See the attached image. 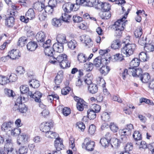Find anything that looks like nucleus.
<instances>
[{
    "mask_svg": "<svg viewBox=\"0 0 154 154\" xmlns=\"http://www.w3.org/2000/svg\"><path fill=\"white\" fill-rule=\"evenodd\" d=\"M136 47L135 44H125L121 49V54L117 53L114 55V59L116 61H121L124 60V57H129L133 54Z\"/></svg>",
    "mask_w": 154,
    "mask_h": 154,
    "instance_id": "f257e3e1",
    "label": "nucleus"
},
{
    "mask_svg": "<svg viewBox=\"0 0 154 154\" xmlns=\"http://www.w3.org/2000/svg\"><path fill=\"white\" fill-rule=\"evenodd\" d=\"M126 17H123L122 18L118 20L112 25L114 30V35L117 38H119L122 34V32L124 29V26L126 24L127 21H125Z\"/></svg>",
    "mask_w": 154,
    "mask_h": 154,
    "instance_id": "f03ea898",
    "label": "nucleus"
},
{
    "mask_svg": "<svg viewBox=\"0 0 154 154\" xmlns=\"http://www.w3.org/2000/svg\"><path fill=\"white\" fill-rule=\"evenodd\" d=\"M55 59L59 63L60 66L62 68L64 69L70 66V63L67 59V56L65 54H60Z\"/></svg>",
    "mask_w": 154,
    "mask_h": 154,
    "instance_id": "7ed1b4c3",
    "label": "nucleus"
},
{
    "mask_svg": "<svg viewBox=\"0 0 154 154\" xmlns=\"http://www.w3.org/2000/svg\"><path fill=\"white\" fill-rule=\"evenodd\" d=\"M83 148L88 151H91L94 150L95 146V143L91 140L89 138H86L82 144Z\"/></svg>",
    "mask_w": 154,
    "mask_h": 154,
    "instance_id": "20e7f679",
    "label": "nucleus"
},
{
    "mask_svg": "<svg viewBox=\"0 0 154 154\" xmlns=\"http://www.w3.org/2000/svg\"><path fill=\"white\" fill-rule=\"evenodd\" d=\"M29 88L26 85H22L20 87V90L22 94H25L28 92V96H42V94L38 91H36L33 94L32 92L29 91Z\"/></svg>",
    "mask_w": 154,
    "mask_h": 154,
    "instance_id": "39448f33",
    "label": "nucleus"
},
{
    "mask_svg": "<svg viewBox=\"0 0 154 154\" xmlns=\"http://www.w3.org/2000/svg\"><path fill=\"white\" fill-rule=\"evenodd\" d=\"M109 61L106 58L102 57L100 56L96 58L94 60V65L97 67H100L101 65H106L108 63Z\"/></svg>",
    "mask_w": 154,
    "mask_h": 154,
    "instance_id": "423d86ee",
    "label": "nucleus"
},
{
    "mask_svg": "<svg viewBox=\"0 0 154 154\" xmlns=\"http://www.w3.org/2000/svg\"><path fill=\"white\" fill-rule=\"evenodd\" d=\"M134 129L133 125L131 124L126 125L125 128L119 130V133L122 135H126L127 136L130 135L132 130Z\"/></svg>",
    "mask_w": 154,
    "mask_h": 154,
    "instance_id": "0eeeda50",
    "label": "nucleus"
},
{
    "mask_svg": "<svg viewBox=\"0 0 154 154\" xmlns=\"http://www.w3.org/2000/svg\"><path fill=\"white\" fill-rule=\"evenodd\" d=\"M74 99L77 102L76 107L78 110L80 111H82L84 109V106L85 105L86 102L83 99L79 97H74Z\"/></svg>",
    "mask_w": 154,
    "mask_h": 154,
    "instance_id": "6e6552de",
    "label": "nucleus"
},
{
    "mask_svg": "<svg viewBox=\"0 0 154 154\" xmlns=\"http://www.w3.org/2000/svg\"><path fill=\"white\" fill-rule=\"evenodd\" d=\"M79 39L81 42H84L86 46L90 48L93 45V42L88 36L83 35L80 36Z\"/></svg>",
    "mask_w": 154,
    "mask_h": 154,
    "instance_id": "1a4fd4ad",
    "label": "nucleus"
},
{
    "mask_svg": "<svg viewBox=\"0 0 154 154\" xmlns=\"http://www.w3.org/2000/svg\"><path fill=\"white\" fill-rule=\"evenodd\" d=\"M53 126V123L51 122H43L40 126V130L45 133L47 131H49L51 128H52Z\"/></svg>",
    "mask_w": 154,
    "mask_h": 154,
    "instance_id": "9d476101",
    "label": "nucleus"
},
{
    "mask_svg": "<svg viewBox=\"0 0 154 154\" xmlns=\"http://www.w3.org/2000/svg\"><path fill=\"white\" fill-rule=\"evenodd\" d=\"M20 56V54L18 50L13 49L9 52V54L6 57H10L12 60H16L18 59Z\"/></svg>",
    "mask_w": 154,
    "mask_h": 154,
    "instance_id": "9b49d317",
    "label": "nucleus"
},
{
    "mask_svg": "<svg viewBox=\"0 0 154 154\" xmlns=\"http://www.w3.org/2000/svg\"><path fill=\"white\" fill-rule=\"evenodd\" d=\"M128 72L134 77H140L143 72L141 68H128Z\"/></svg>",
    "mask_w": 154,
    "mask_h": 154,
    "instance_id": "f8f14e48",
    "label": "nucleus"
},
{
    "mask_svg": "<svg viewBox=\"0 0 154 154\" xmlns=\"http://www.w3.org/2000/svg\"><path fill=\"white\" fill-rule=\"evenodd\" d=\"M15 99H16V100L15 101V104L13 107L14 110H16V109H15V108L17 107L18 105H19L24 103L28 100L27 97H16Z\"/></svg>",
    "mask_w": 154,
    "mask_h": 154,
    "instance_id": "ddd939ff",
    "label": "nucleus"
},
{
    "mask_svg": "<svg viewBox=\"0 0 154 154\" xmlns=\"http://www.w3.org/2000/svg\"><path fill=\"white\" fill-rule=\"evenodd\" d=\"M17 154V150H14L12 148H6L4 147L3 148L0 149V154Z\"/></svg>",
    "mask_w": 154,
    "mask_h": 154,
    "instance_id": "4468645a",
    "label": "nucleus"
},
{
    "mask_svg": "<svg viewBox=\"0 0 154 154\" xmlns=\"http://www.w3.org/2000/svg\"><path fill=\"white\" fill-rule=\"evenodd\" d=\"M44 52L46 55L52 57L53 59H56V54H54L55 51L53 48L49 47L45 48Z\"/></svg>",
    "mask_w": 154,
    "mask_h": 154,
    "instance_id": "2eb2a0df",
    "label": "nucleus"
},
{
    "mask_svg": "<svg viewBox=\"0 0 154 154\" xmlns=\"http://www.w3.org/2000/svg\"><path fill=\"white\" fill-rule=\"evenodd\" d=\"M54 146L57 151H59L63 148L62 140L60 137L56 139L54 141Z\"/></svg>",
    "mask_w": 154,
    "mask_h": 154,
    "instance_id": "dca6fc26",
    "label": "nucleus"
},
{
    "mask_svg": "<svg viewBox=\"0 0 154 154\" xmlns=\"http://www.w3.org/2000/svg\"><path fill=\"white\" fill-rule=\"evenodd\" d=\"M56 40L57 43L63 45L67 42L66 35L63 34H58L56 37Z\"/></svg>",
    "mask_w": 154,
    "mask_h": 154,
    "instance_id": "f3484780",
    "label": "nucleus"
},
{
    "mask_svg": "<svg viewBox=\"0 0 154 154\" xmlns=\"http://www.w3.org/2000/svg\"><path fill=\"white\" fill-rule=\"evenodd\" d=\"M13 125L14 122L12 121L4 122L2 125V130L4 131H10Z\"/></svg>",
    "mask_w": 154,
    "mask_h": 154,
    "instance_id": "a211bd4d",
    "label": "nucleus"
},
{
    "mask_svg": "<svg viewBox=\"0 0 154 154\" xmlns=\"http://www.w3.org/2000/svg\"><path fill=\"white\" fill-rule=\"evenodd\" d=\"M35 38L38 42H42L45 39L46 35L44 32L41 31L37 33Z\"/></svg>",
    "mask_w": 154,
    "mask_h": 154,
    "instance_id": "6ab92c4d",
    "label": "nucleus"
},
{
    "mask_svg": "<svg viewBox=\"0 0 154 154\" xmlns=\"http://www.w3.org/2000/svg\"><path fill=\"white\" fill-rule=\"evenodd\" d=\"M27 140L28 136L25 134H22L19 136L17 143L19 145L23 144L27 141Z\"/></svg>",
    "mask_w": 154,
    "mask_h": 154,
    "instance_id": "aec40b11",
    "label": "nucleus"
},
{
    "mask_svg": "<svg viewBox=\"0 0 154 154\" xmlns=\"http://www.w3.org/2000/svg\"><path fill=\"white\" fill-rule=\"evenodd\" d=\"M53 47L55 51H56L57 53H60L63 51V44L56 43L53 45Z\"/></svg>",
    "mask_w": 154,
    "mask_h": 154,
    "instance_id": "412c9836",
    "label": "nucleus"
},
{
    "mask_svg": "<svg viewBox=\"0 0 154 154\" xmlns=\"http://www.w3.org/2000/svg\"><path fill=\"white\" fill-rule=\"evenodd\" d=\"M140 60L136 58H134L130 63V67L128 68H135L139 66L140 64Z\"/></svg>",
    "mask_w": 154,
    "mask_h": 154,
    "instance_id": "4be33fe9",
    "label": "nucleus"
},
{
    "mask_svg": "<svg viewBox=\"0 0 154 154\" xmlns=\"http://www.w3.org/2000/svg\"><path fill=\"white\" fill-rule=\"evenodd\" d=\"M38 47L36 42L33 41L29 42L27 45V48L28 50L33 51L35 50Z\"/></svg>",
    "mask_w": 154,
    "mask_h": 154,
    "instance_id": "5701e85b",
    "label": "nucleus"
},
{
    "mask_svg": "<svg viewBox=\"0 0 154 154\" xmlns=\"http://www.w3.org/2000/svg\"><path fill=\"white\" fill-rule=\"evenodd\" d=\"M14 22V18L13 16H9L5 20V24L9 27H12Z\"/></svg>",
    "mask_w": 154,
    "mask_h": 154,
    "instance_id": "b1692460",
    "label": "nucleus"
},
{
    "mask_svg": "<svg viewBox=\"0 0 154 154\" xmlns=\"http://www.w3.org/2000/svg\"><path fill=\"white\" fill-rule=\"evenodd\" d=\"M110 70V67L107 66L103 65L100 69L101 74L104 76L106 75Z\"/></svg>",
    "mask_w": 154,
    "mask_h": 154,
    "instance_id": "393cba45",
    "label": "nucleus"
},
{
    "mask_svg": "<svg viewBox=\"0 0 154 154\" xmlns=\"http://www.w3.org/2000/svg\"><path fill=\"white\" fill-rule=\"evenodd\" d=\"M26 17L29 20L34 19L35 17V13L32 8L29 9L26 14Z\"/></svg>",
    "mask_w": 154,
    "mask_h": 154,
    "instance_id": "a878e982",
    "label": "nucleus"
},
{
    "mask_svg": "<svg viewBox=\"0 0 154 154\" xmlns=\"http://www.w3.org/2000/svg\"><path fill=\"white\" fill-rule=\"evenodd\" d=\"M140 79L142 82L146 83L149 81L150 76L148 73H145L140 75Z\"/></svg>",
    "mask_w": 154,
    "mask_h": 154,
    "instance_id": "bb28decb",
    "label": "nucleus"
},
{
    "mask_svg": "<svg viewBox=\"0 0 154 154\" xmlns=\"http://www.w3.org/2000/svg\"><path fill=\"white\" fill-rule=\"evenodd\" d=\"M93 79V75L91 73H88L85 76L84 82L88 85L92 84V80Z\"/></svg>",
    "mask_w": 154,
    "mask_h": 154,
    "instance_id": "cd10ccee",
    "label": "nucleus"
},
{
    "mask_svg": "<svg viewBox=\"0 0 154 154\" xmlns=\"http://www.w3.org/2000/svg\"><path fill=\"white\" fill-rule=\"evenodd\" d=\"M62 20L61 18H54L52 19L51 23L53 26L55 27H60L61 25Z\"/></svg>",
    "mask_w": 154,
    "mask_h": 154,
    "instance_id": "c85d7f7f",
    "label": "nucleus"
},
{
    "mask_svg": "<svg viewBox=\"0 0 154 154\" xmlns=\"http://www.w3.org/2000/svg\"><path fill=\"white\" fill-rule=\"evenodd\" d=\"M140 60L142 62L146 61L149 59V57L147 55V53L141 52L139 55Z\"/></svg>",
    "mask_w": 154,
    "mask_h": 154,
    "instance_id": "c756f323",
    "label": "nucleus"
},
{
    "mask_svg": "<svg viewBox=\"0 0 154 154\" xmlns=\"http://www.w3.org/2000/svg\"><path fill=\"white\" fill-rule=\"evenodd\" d=\"M63 8L65 13H68L72 11L71 3H67L64 4L63 6Z\"/></svg>",
    "mask_w": 154,
    "mask_h": 154,
    "instance_id": "7c9ffc66",
    "label": "nucleus"
},
{
    "mask_svg": "<svg viewBox=\"0 0 154 154\" xmlns=\"http://www.w3.org/2000/svg\"><path fill=\"white\" fill-rule=\"evenodd\" d=\"M33 7L34 9L41 12L44 8L45 5L40 2H36L34 4Z\"/></svg>",
    "mask_w": 154,
    "mask_h": 154,
    "instance_id": "2f4dec72",
    "label": "nucleus"
},
{
    "mask_svg": "<svg viewBox=\"0 0 154 154\" xmlns=\"http://www.w3.org/2000/svg\"><path fill=\"white\" fill-rule=\"evenodd\" d=\"M29 85L32 88H37L40 86V84L38 80L33 79L29 81Z\"/></svg>",
    "mask_w": 154,
    "mask_h": 154,
    "instance_id": "473e14b6",
    "label": "nucleus"
},
{
    "mask_svg": "<svg viewBox=\"0 0 154 154\" xmlns=\"http://www.w3.org/2000/svg\"><path fill=\"white\" fill-rule=\"evenodd\" d=\"M100 15L102 19L107 20L110 17L111 14L109 11H103L100 13Z\"/></svg>",
    "mask_w": 154,
    "mask_h": 154,
    "instance_id": "72a5a7b5",
    "label": "nucleus"
},
{
    "mask_svg": "<svg viewBox=\"0 0 154 154\" xmlns=\"http://www.w3.org/2000/svg\"><path fill=\"white\" fill-rule=\"evenodd\" d=\"M121 42L119 40H115L113 41L111 45L112 48L114 49H119L121 46Z\"/></svg>",
    "mask_w": 154,
    "mask_h": 154,
    "instance_id": "f704fd0d",
    "label": "nucleus"
},
{
    "mask_svg": "<svg viewBox=\"0 0 154 154\" xmlns=\"http://www.w3.org/2000/svg\"><path fill=\"white\" fill-rule=\"evenodd\" d=\"M27 42V38L25 37H22L19 38L18 45L20 47L24 46Z\"/></svg>",
    "mask_w": 154,
    "mask_h": 154,
    "instance_id": "c9c22d12",
    "label": "nucleus"
},
{
    "mask_svg": "<svg viewBox=\"0 0 154 154\" xmlns=\"http://www.w3.org/2000/svg\"><path fill=\"white\" fill-rule=\"evenodd\" d=\"M18 108L17 107L15 109H18L19 111L22 113H26L28 109L27 107L25 104H21L19 105Z\"/></svg>",
    "mask_w": 154,
    "mask_h": 154,
    "instance_id": "e433bc0d",
    "label": "nucleus"
},
{
    "mask_svg": "<svg viewBox=\"0 0 154 154\" xmlns=\"http://www.w3.org/2000/svg\"><path fill=\"white\" fill-rule=\"evenodd\" d=\"M72 17V15L68 14L67 13H65L64 14H62L61 16V19L62 21L66 23L69 22V20Z\"/></svg>",
    "mask_w": 154,
    "mask_h": 154,
    "instance_id": "4c0bfd02",
    "label": "nucleus"
},
{
    "mask_svg": "<svg viewBox=\"0 0 154 154\" xmlns=\"http://www.w3.org/2000/svg\"><path fill=\"white\" fill-rule=\"evenodd\" d=\"M88 89L90 92L92 94L96 93L98 91V87L96 85L93 84L90 85L88 87Z\"/></svg>",
    "mask_w": 154,
    "mask_h": 154,
    "instance_id": "58836bf2",
    "label": "nucleus"
},
{
    "mask_svg": "<svg viewBox=\"0 0 154 154\" xmlns=\"http://www.w3.org/2000/svg\"><path fill=\"white\" fill-rule=\"evenodd\" d=\"M95 111L92 109H89L87 111L88 116L90 120L94 119L96 117V114Z\"/></svg>",
    "mask_w": 154,
    "mask_h": 154,
    "instance_id": "ea45409f",
    "label": "nucleus"
},
{
    "mask_svg": "<svg viewBox=\"0 0 154 154\" xmlns=\"http://www.w3.org/2000/svg\"><path fill=\"white\" fill-rule=\"evenodd\" d=\"M144 48L146 52H152L154 51V45L151 43H147L144 46Z\"/></svg>",
    "mask_w": 154,
    "mask_h": 154,
    "instance_id": "a19ab883",
    "label": "nucleus"
},
{
    "mask_svg": "<svg viewBox=\"0 0 154 154\" xmlns=\"http://www.w3.org/2000/svg\"><path fill=\"white\" fill-rule=\"evenodd\" d=\"M4 92L5 95L7 96H16L14 91L10 89L5 88L4 89Z\"/></svg>",
    "mask_w": 154,
    "mask_h": 154,
    "instance_id": "79ce46f5",
    "label": "nucleus"
},
{
    "mask_svg": "<svg viewBox=\"0 0 154 154\" xmlns=\"http://www.w3.org/2000/svg\"><path fill=\"white\" fill-rule=\"evenodd\" d=\"M68 47L71 49H74L77 45V42L74 40H71L68 42Z\"/></svg>",
    "mask_w": 154,
    "mask_h": 154,
    "instance_id": "37998d69",
    "label": "nucleus"
},
{
    "mask_svg": "<svg viewBox=\"0 0 154 154\" xmlns=\"http://www.w3.org/2000/svg\"><path fill=\"white\" fill-rule=\"evenodd\" d=\"M110 141L106 138H102L101 139L100 141V143L101 144L102 146L106 148L108 147L109 145Z\"/></svg>",
    "mask_w": 154,
    "mask_h": 154,
    "instance_id": "c03bdc74",
    "label": "nucleus"
},
{
    "mask_svg": "<svg viewBox=\"0 0 154 154\" xmlns=\"http://www.w3.org/2000/svg\"><path fill=\"white\" fill-rule=\"evenodd\" d=\"M94 65L93 63L88 62L84 64V68L87 71H90L93 69Z\"/></svg>",
    "mask_w": 154,
    "mask_h": 154,
    "instance_id": "a18cd8bd",
    "label": "nucleus"
},
{
    "mask_svg": "<svg viewBox=\"0 0 154 154\" xmlns=\"http://www.w3.org/2000/svg\"><path fill=\"white\" fill-rule=\"evenodd\" d=\"M142 31V28L140 27H138L134 32L135 37L136 38H141L143 33Z\"/></svg>",
    "mask_w": 154,
    "mask_h": 154,
    "instance_id": "49530a36",
    "label": "nucleus"
},
{
    "mask_svg": "<svg viewBox=\"0 0 154 154\" xmlns=\"http://www.w3.org/2000/svg\"><path fill=\"white\" fill-rule=\"evenodd\" d=\"M133 137L136 141L141 140L142 136L138 131H135L134 132Z\"/></svg>",
    "mask_w": 154,
    "mask_h": 154,
    "instance_id": "de8ad7c7",
    "label": "nucleus"
},
{
    "mask_svg": "<svg viewBox=\"0 0 154 154\" xmlns=\"http://www.w3.org/2000/svg\"><path fill=\"white\" fill-rule=\"evenodd\" d=\"M54 8L49 5L46 6L44 8L45 13H48L49 14L52 15L54 12Z\"/></svg>",
    "mask_w": 154,
    "mask_h": 154,
    "instance_id": "09e8293b",
    "label": "nucleus"
},
{
    "mask_svg": "<svg viewBox=\"0 0 154 154\" xmlns=\"http://www.w3.org/2000/svg\"><path fill=\"white\" fill-rule=\"evenodd\" d=\"M88 59L85 57V55L82 53L79 54L78 56V60L80 63H84Z\"/></svg>",
    "mask_w": 154,
    "mask_h": 154,
    "instance_id": "8fccbe9b",
    "label": "nucleus"
},
{
    "mask_svg": "<svg viewBox=\"0 0 154 154\" xmlns=\"http://www.w3.org/2000/svg\"><path fill=\"white\" fill-rule=\"evenodd\" d=\"M109 126L111 130L114 132H117L119 129L118 126L114 122H111Z\"/></svg>",
    "mask_w": 154,
    "mask_h": 154,
    "instance_id": "3c124183",
    "label": "nucleus"
},
{
    "mask_svg": "<svg viewBox=\"0 0 154 154\" xmlns=\"http://www.w3.org/2000/svg\"><path fill=\"white\" fill-rule=\"evenodd\" d=\"M111 142V144L112 146L113 145L116 146H119L120 142H119V140L116 138H112L111 140H110Z\"/></svg>",
    "mask_w": 154,
    "mask_h": 154,
    "instance_id": "603ef678",
    "label": "nucleus"
},
{
    "mask_svg": "<svg viewBox=\"0 0 154 154\" xmlns=\"http://www.w3.org/2000/svg\"><path fill=\"white\" fill-rule=\"evenodd\" d=\"M102 8H101L103 10V11H109L110 9V5L107 3L103 4L102 2Z\"/></svg>",
    "mask_w": 154,
    "mask_h": 154,
    "instance_id": "864d4df0",
    "label": "nucleus"
},
{
    "mask_svg": "<svg viewBox=\"0 0 154 154\" xmlns=\"http://www.w3.org/2000/svg\"><path fill=\"white\" fill-rule=\"evenodd\" d=\"M102 119L105 122L108 121L110 119L109 114L107 112L103 113L101 116Z\"/></svg>",
    "mask_w": 154,
    "mask_h": 154,
    "instance_id": "5fc2aeb1",
    "label": "nucleus"
},
{
    "mask_svg": "<svg viewBox=\"0 0 154 154\" xmlns=\"http://www.w3.org/2000/svg\"><path fill=\"white\" fill-rule=\"evenodd\" d=\"M28 151V148L26 146H22L20 148L19 152L20 154H26Z\"/></svg>",
    "mask_w": 154,
    "mask_h": 154,
    "instance_id": "6e6d98bb",
    "label": "nucleus"
},
{
    "mask_svg": "<svg viewBox=\"0 0 154 154\" xmlns=\"http://www.w3.org/2000/svg\"><path fill=\"white\" fill-rule=\"evenodd\" d=\"M102 2H99L98 0H96L93 4V6L96 8L98 9H100L101 8H102Z\"/></svg>",
    "mask_w": 154,
    "mask_h": 154,
    "instance_id": "4d7b16f0",
    "label": "nucleus"
},
{
    "mask_svg": "<svg viewBox=\"0 0 154 154\" xmlns=\"http://www.w3.org/2000/svg\"><path fill=\"white\" fill-rule=\"evenodd\" d=\"M74 140L72 137H70L69 138V147L74 151L76 150V149L75 147V144L74 143Z\"/></svg>",
    "mask_w": 154,
    "mask_h": 154,
    "instance_id": "13d9d810",
    "label": "nucleus"
},
{
    "mask_svg": "<svg viewBox=\"0 0 154 154\" xmlns=\"http://www.w3.org/2000/svg\"><path fill=\"white\" fill-rule=\"evenodd\" d=\"M2 79L0 84L2 85H5L10 82L8 78L5 76L2 75Z\"/></svg>",
    "mask_w": 154,
    "mask_h": 154,
    "instance_id": "bf43d9fd",
    "label": "nucleus"
},
{
    "mask_svg": "<svg viewBox=\"0 0 154 154\" xmlns=\"http://www.w3.org/2000/svg\"><path fill=\"white\" fill-rule=\"evenodd\" d=\"M71 91L70 88L69 87H66L62 89L61 93L63 95H65Z\"/></svg>",
    "mask_w": 154,
    "mask_h": 154,
    "instance_id": "052dcab7",
    "label": "nucleus"
},
{
    "mask_svg": "<svg viewBox=\"0 0 154 154\" xmlns=\"http://www.w3.org/2000/svg\"><path fill=\"white\" fill-rule=\"evenodd\" d=\"M21 133L20 129L19 128H16L11 130V134L14 136H16L19 134Z\"/></svg>",
    "mask_w": 154,
    "mask_h": 154,
    "instance_id": "680f3d73",
    "label": "nucleus"
},
{
    "mask_svg": "<svg viewBox=\"0 0 154 154\" xmlns=\"http://www.w3.org/2000/svg\"><path fill=\"white\" fill-rule=\"evenodd\" d=\"M38 17L40 20L44 21L46 19L47 15L45 12H40L38 15Z\"/></svg>",
    "mask_w": 154,
    "mask_h": 154,
    "instance_id": "e2e57ef3",
    "label": "nucleus"
},
{
    "mask_svg": "<svg viewBox=\"0 0 154 154\" xmlns=\"http://www.w3.org/2000/svg\"><path fill=\"white\" fill-rule=\"evenodd\" d=\"M62 112L65 116H67L70 113V109L67 107H65L62 109Z\"/></svg>",
    "mask_w": 154,
    "mask_h": 154,
    "instance_id": "0e129e2a",
    "label": "nucleus"
},
{
    "mask_svg": "<svg viewBox=\"0 0 154 154\" xmlns=\"http://www.w3.org/2000/svg\"><path fill=\"white\" fill-rule=\"evenodd\" d=\"M8 79L10 81V82H15L17 79V75L15 73H11L9 76Z\"/></svg>",
    "mask_w": 154,
    "mask_h": 154,
    "instance_id": "69168bd1",
    "label": "nucleus"
},
{
    "mask_svg": "<svg viewBox=\"0 0 154 154\" xmlns=\"http://www.w3.org/2000/svg\"><path fill=\"white\" fill-rule=\"evenodd\" d=\"M96 130V127L93 125H91L89 128L88 132L89 133L91 134H93L95 132Z\"/></svg>",
    "mask_w": 154,
    "mask_h": 154,
    "instance_id": "338daca9",
    "label": "nucleus"
},
{
    "mask_svg": "<svg viewBox=\"0 0 154 154\" xmlns=\"http://www.w3.org/2000/svg\"><path fill=\"white\" fill-rule=\"evenodd\" d=\"M92 107V109L96 112H99L100 109V106L96 104H93Z\"/></svg>",
    "mask_w": 154,
    "mask_h": 154,
    "instance_id": "774afa93",
    "label": "nucleus"
}]
</instances>
